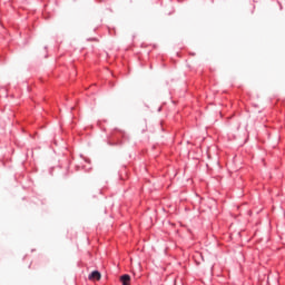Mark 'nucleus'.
<instances>
[{
    "instance_id": "f257e3e1",
    "label": "nucleus",
    "mask_w": 285,
    "mask_h": 285,
    "mask_svg": "<svg viewBox=\"0 0 285 285\" xmlns=\"http://www.w3.org/2000/svg\"><path fill=\"white\" fill-rule=\"evenodd\" d=\"M88 279H90V282H99V279H101V273H99V271H94Z\"/></svg>"
},
{
    "instance_id": "f03ea898",
    "label": "nucleus",
    "mask_w": 285,
    "mask_h": 285,
    "mask_svg": "<svg viewBox=\"0 0 285 285\" xmlns=\"http://www.w3.org/2000/svg\"><path fill=\"white\" fill-rule=\"evenodd\" d=\"M120 282L122 285H130V275L125 274L120 276Z\"/></svg>"
}]
</instances>
